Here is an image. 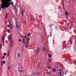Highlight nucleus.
<instances>
[{
    "label": "nucleus",
    "mask_w": 76,
    "mask_h": 76,
    "mask_svg": "<svg viewBox=\"0 0 76 76\" xmlns=\"http://www.w3.org/2000/svg\"><path fill=\"white\" fill-rule=\"evenodd\" d=\"M12 0H1V2L2 4L1 6V7L5 10V8L9 7L10 4V2Z\"/></svg>",
    "instance_id": "f257e3e1"
},
{
    "label": "nucleus",
    "mask_w": 76,
    "mask_h": 76,
    "mask_svg": "<svg viewBox=\"0 0 76 76\" xmlns=\"http://www.w3.org/2000/svg\"><path fill=\"white\" fill-rule=\"evenodd\" d=\"M18 21H16V27H15V28H18V26H19V24H18Z\"/></svg>",
    "instance_id": "f03ea898"
},
{
    "label": "nucleus",
    "mask_w": 76,
    "mask_h": 76,
    "mask_svg": "<svg viewBox=\"0 0 76 76\" xmlns=\"http://www.w3.org/2000/svg\"><path fill=\"white\" fill-rule=\"evenodd\" d=\"M36 53H39V52L40 51V50L39 48H38L37 50H35Z\"/></svg>",
    "instance_id": "7ed1b4c3"
},
{
    "label": "nucleus",
    "mask_w": 76,
    "mask_h": 76,
    "mask_svg": "<svg viewBox=\"0 0 76 76\" xmlns=\"http://www.w3.org/2000/svg\"><path fill=\"white\" fill-rule=\"evenodd\" d=\"M72 41H73V40L72 38H71L69 40V42L71 45L72 44Z\"/></svg>",
    "instance_id": "20e7f679"
},
{
    "label": "nucleus",
    "mask_w": 76,
    "mask_h": 76,
    "mask_svg": "<svg viewBox=\"0 0 76 76\" xmlns=\"http://www.w3.org/2000/svg\"><path fill=\"white\" fill-rule=\"evenodd\" d=\"M1 65L2 66H3V64H5V61H3L1 63Z\"/></svg>",
    "instance_id": "39448f33"
},
{
    "label": "nucleus",
    "mask_w": 76,
    "mask_h": 76,
    "mask_svg": "<svg viewBox=\"0 0 76 76\" xmlns=\"http://www.w3.org/2000/svg\"><path fill=\"white\" fill-rule=\"evenodd\" d=\"M37 63L38 64V66H37V68L38 69L39 67V66H40V64L39 62H38Z\"/></svg>",
    "instance_id": "423d86ee"
},
{
    "label": "nucleus",
    "mask_w": 76,
    "mask_h": 76,
    "mask_svg": "<svg viewBox=\"0 0 76 76\" xmlns=\"http://www.w3.org/2000/svg\"><path fill=\"white\" fill-rule=\"evenodd\" d=\"M26 38H27V37L25 36L23 38V41H26Z\"/></svg>",
    "instance_id": "0eeeda50"
},
{
    "label": "nucleus",
    "mask_w": 76,
    "mask_h": 76,
    "mask_svg": "<svg viewBox=\"0 0 76 76\" xmlns=\"http://www.w3.org/2000/svg\"><path fill=\"white\" fill-rule=\"evenodd\" d=\"M52 71L54 72V73H55L56 72V69H52Z\"/></svg>",
    "instance_id": "6e6552de"
},
{
    "label": "nucleus",
    "mask_w": 76,
    "mask_h": 76,
    "mask_svg": "<svg viewBox=\"0 0 76 76\" xmlns=\"http://www.w3.org/2000/svg\"><path fill=\"white\" fill-rule=\"evenodd\" d=\"M66 41H64V46H63V47H66V45H65V44H66Z\"/></svg>",
    "instance_id": "1a4fd4ad"
},
{
    "label": "nucleus",
    "mask_w": 76,
    "mask_h": 76,
    "mask_svg": "<svg viewBox=\"0 0 76 76\" xmlns=\"http://www.w3.org/2000/svg\"><path fill=\"white\" fill-rule=\"evenodd\" d=\"M14 42V41L13 40H12L10 42V44H13V43Z\"/></svg>",
    "instance_id": "9d476101"
},
{
    "label": "nucleus",
    "mask_w": 76,
    "mask_h": 76,
    "mask_svg": "<svg viewBox=\"0 0 76 76\" xmlns=\"http://www.w3.org/2000/svg\"><path fill=\"white\" fill-rule=\"evenodd\" d=\"M5 39V37H4L2 38V41H4V39Z\"/></svg>",
    "instance_id": "9b49d317"
},
{
    "label": "nucleus",
    "mask_w": 76,
    "mask_h": 76,
    "mask_svg": "<svg viewBox=\"0 0 76 76\" xmlns=\"http://www.w3.org/2000/svg\"><path fill=\"white\" fill-rule=\"evenodd\" d=\"M48 56L49 57V58H51V55L50 54H49L48 55Z\"/></svg>",
    "instance_id": "f8f14e48"
},
{
    "label": "nucleus",
    "mask_w": 76,
    "mask_h": 76,
    "mask_svg": "<svg viewBox=\"0 0 76 76\" xmlns=\"http://www.w3.org/2000/svg\"><path fill=\"white\" fill-rule=\"evenodd\" d=\"M42 50L43 51H45V48H43Z\"/></svg>",
    "instance_id": "ddd939ff"
},
{
    "label": "nucleus",
    "mask_w": 76,
    "mask_h": 76,
    "mask_svg": "<svg viewBox=\"0 0 76 76\" xmlns=\"http://www.w3.org/2000/svg\"><path fill=\"white\" fill-rule=\"evenodd\" d=\"M31 35V34L28 33V34H27V35L28 37H29V36H30Z\"/></svg>",
    "instance_id": "4468645a"
},
{
    "label": "nucleus",
    "mask_w": 76,
    "mask_h": 76,
    "mask_svg": "<svg viewBox=\"0 0 76 76\" xmlns=\"http://www.w3.org/2000/svg\"><path fill=\"white\" fill-rule=\"evenodd\" d=\"M68 14H69L67 12H65V15H67Z\"/></svg>",
    "instance_id": "2eb2a0df"
},
{
    "label": "nucleus",
    "mask_w": 76,
    "mask_h": 76,
    "mask_svg": "<svg viewBox=\"0 0 76 76\" xmlns=\"http://www.w3.org/2000/svg\"><path fill=\"white\" fill-rule=\"evenodd\" d=\"M13 44H10V46L11 47H13Z\"/></svg>",
    "instance_id": "dca6fc26"
},
{
    "label": "nucleus",
    "mask_w": 76,
    "mask_h": 76,
    "mask_svg": "<svg viewBox=\"0 0 76 76\" xmlns=\"http://www.w3.org/2000/svg\"><path fill=\"white\" fill-rule=\"evenodd\" d=\"M9 56V52H8L7 54V57H8Z\"/></svg>",
    "instance_id": "f3484780"
},
{
    "label": "nucleus",
    "mask_w": 76,
    "mask_h": 76,
    "mask_svg": "<svg viewBox=\"0 0 76 76\" xmlns=\"http://www.w3.org/2000/svg\"><path fill=\"white\" fill-rule=\"evenodd\" d=\"M11 4H12V6H13V5H14L13 2L12 1V2H11Z\"/></svg>",
    "instance_id": "a211bd4d"
},
{
    "label": "nucleus",
    "mask_w": 76,
    "mask_h": 76,
    "mask_svg": "<svg viewBox=\"0 0 76 76\" xmlns=\"http://www.w3.org/2000/svg\"><path fill=\"white\" fill-rule=\"evenodd\" d=\"M23 13H24V12H23V11L22 10V14L23 15Z\"/></svg>",
    "instance_id": "6ab92c4d"
},
{
    "label": "nucleus",
    "mask_w": 76,
    "mask_h": 76,
    "mask_svg": "<svg viewBox=\"0 0 76 76\" xmlns=\"http://www.w3.org/2000/svg\"><path fill=\"white\" fill-rule=\"evenodd\" d=\"M59 75H60V76H62L61 75V72H59Z\"/></svg>",
    "instance_id": "aec40b11"
},
{
    "label": "nucleus",
    "mask_w": 76,
    "mask_h": 76,
    "mask_svg": "<svg viewBox=\"0 0 76 76\" xmlns=\"http://www.w3.org/2000/svg\"><path fill=\"white\" fill-rule=\"evenodd\" d=\"M13 28V27H12V25H11V27L10 28V29H12Z\"/></svg>",
    "instance_id": "412c9836"
},
{
    "label": "nucleus",
    "mask_w": 76,
    "mask_h": 76,
    "mask_svg": "<svg viewBox=\"0 0 76 76\" xmlns=\"http://www.w3.org/2000/svg\"><path fill=\"white\" fill-rule=\"evenodd\" d=\"M2 47V45L1 44L0 45V49Z\"/></svg>",
    "instance_id": "4be33fe9"
},
{
    "label": "nucleus",
    "mask_w": 76,
    "mask_h": 76,
    "mask_svg": "<svg viewBox=\"0 0 76 76\" xmlns=\"http://www.w3.org/2000/svg\"><path fill=\"white\" fill-rule=\"evenodd\" d=\"M18 57H19V56H20V54L18 53Z\"/></svg>",
    "instance_id": "5701e85b"
},
{
    "label": "nucleus",
    "mask_w": 76,
    "mask_h": 76,
    "mask_svg": "<svg viewBox=\"0 0 76 76\" xmlns=\"http://www.w3.org/2000/svg\"><path fill=\"white\" fill-rule=\"evenodd\" d=\"M8 69H11V67H10V66H9L8 67Z\"/></svg>",
    "instance_id": "b1692460"
},
{
    "label": "nucleus",
    "mask_w": 76,
    "mask_h": 76,
    "mask_svg": "<svg viewBox=\"0 0 76 76\" xmlns=\"http://www.w3.org/2000/svg\"><path fill=\"white\" fill-rule=\"evenodd\" d=\"M48 69H51V67H48Z\"/></svg>",
    "instance_id": "393cba45"
},
{
    "label": "nucleus",
    "mask_w": 76,
    "mask_h": 76,
    "mask_svg": "<svg viewBox=\"0 0 76 76\" xmlns=\"http://www.w3.org/2000/svg\"><path fill=\"white\" fill-rule=\"evenodd\" d=\"M62 6H63V8L64 9V4H63V5Z\"/></svg>",
    "instance_id": "a878e982"
},
{
    "label": "nucleus",
    "mask_w": 76,
    "mask_h": 76,
    "mask_svg": "<svg viewBox=\"0 0 76 76\" xmlns=\"http://www.w3.org/2000/svg\"><path fill=\"white\" fill-rule=\"evenodd\" d=\"M7 15H9V13H7L6 14V17H7Z\"/></svg>",
    "instance_id": "bb28decb"
},
{
    "label": "nucleus",
    "mask_w": 76,
    "mask_h": 76,
    "mask_svg": "<svg viewBox=\"0 0 76 76\" xmlns=\"http://www.w3.org/2000/svg\"><path fill=\"white\" fill-rule=\"evenodd\" d=\"M10 30L8 29L7 31V32H10Z\"/></svg>",
    "instance_id": "cd10ccee"
},
{
    "label": "nucleus",
    "mask_w": 76,
    "mask_h": 76,
    "mask_svg": "<svg viewBox=\"0 0 76 76\" xmlns=\"http://www.w3.org/2000/svg\"><path fill=\"white\" fill-rule=\"evenodd\" d=\"M28 45H26V46H25V48H27V47H28Z\"/></svg>",
    "instance_id": "c85d7f7f"
},
{
    "label": "nucleus",
    "mask_w": 76,
    "mask_h": 76,
    "mask_svg": "<svg viewBox=\"0 0 76 76\" xmlns=\"http://www.w3.org/2000/svg\"><path fill=\"white\" fill-rule=\"evenodd\" d=\"M6 55H7V54H6V53H5L4 54V56H6Z\"/></svg>",
    "instance_id": "c756f323"
},
{
    "label": "nucleus",
    "mask_w": 76,
    "mask_h": 76,
    "mask_svg": "<svg viewBox=\"0 0 76 76\" xmlns=\"http://www.w3.org/2000/svg\"><path fill=\"white\" fill-rule=\"evenodd\" d=\"M28 43H29V41H27V42H26V44H27Z\"/></svg>",
    "instance_id": "7c9ffc66"
},
{
    "label": "nucleus",
    "mask_w": 76,
    "mask_h": 76,
    "mask_svg": "<svg viewBox=\"0 0 76 76\" xmlns=\"http://www.w3.org/2000/svg\"><path fill=\"white\" fill-rule=\"evenodd\" d=\"M19 42H21V39H19Z\"/></svg>",
    "instance_id": "2f4dec72"
},
{
    "label": "nucleus",
    "mask_w": 76,
    "mask_h": 76,
    "mask_svg": "<svg viewBox=\"0 0 76 76\" xmlns=\"http://www.w3.org/2000/svg\"><path fill=\"white\" fill-rule=\"evenodd\" d=\"M48 61H49V62H51V60H49Z\"/></svg>",
    "instance_id": "473e14b6"
},
{
    "label": "nucleus",
    "mask_w": 76,
    "mask_h": 76,
    "mask_svg": "<svg viewBox=\"0 0 76 76\" xmlns=\"http://www.w3.org/2000/svg\"><path fill=\"white\" fill-rule=\"evenodd\" d=\"M47 74H50V72L47 73Z\"/></svg>",
    "instance_id": "72a5a7b5"
},
{
    "label": "nucleus",
    "mask_w": 76,
    "mask_h": 76,
    "mask_svg": "<svg viewBox=\"0 0 76 76\" xmlns=\"http://www.w3.org/2000/svg\"><path fill=\"white\" fill-rule=\"evenodd\" d=\"M59 71H60V72H61V70L60 69H59Z\"/></svg>",
    "instance_id": "f704fd0d"
},
{
    "label": "nucleus",
    "mask_w": 76,
    "mask_h": 76,
    "mask_svg": "<svg viewBox=\"0 0 76 76\" xmlns=\"http://www.w3.org/2000/svg\"><path fill=\"white\" fill-rule=\"evenodd\" d=\"M10 40H11V39H12V37H10Z\"/></svg>",
    "instance_id": "c9c22d12"
},
{
    "label": "nucleus",
    "mask_w": 76,
    "mask_h": 76,
    "mask_svg": "<svg viewBox=\"0 0 76 76\" xmlns=\"http://www.w3.org/2000/svg\"><path fill=\"white\" fill-rule=\"evenodd\" d=\"M74 64H75V65H76V62H75Z\"/></svg>",
    "instance_id": "e433bc0d"
},
{
    "label": "nucleus",
    "mask_w": 76,
    "mask_h": 76,
    "mask_svg": "<svg viewBox=\"0 0 76 76\" xmlns=\"http://www.w3.org/2000/svg\"><path fill=\"white\" fill-rule=\"evenodd\" d=\"M27 40V41H28L29 40H30V39H28Z\"/></svg>",
    "instance_id": "4c0bfd02"
},
{
    "label": "nucleus",
    "mask_w": 76,
    "mask_h": 76,
    "mask_svg": "<svg viewBox=\"0 0 76 76\" xmlns=\"http://www.w3.org/2000/svg\"><path fill=\"white\" fill-rule=\"evenodd\" d=\"M2 57H3V58H4V57H5V56H3Z\"/></svg>",
    "instance_id": "58836bf2"
},
{
    "label": "nucleus",
    "mask_w": 76,
    "mask_h": 76,
    "mask_svg": "<svg viewBox=\"0 0 76 76\" xmlns=\"http://www.w3.org/2000/svg\"><path fill=\"white\" fill-rule=\"evenodd\" d=\"M65 74V75H67V72H66Z\"/></svg>",
    "instance_id": "ea45409f"
},
{
    "label": "nucleus",
    "mask_w": 76,
    "mask_h": 76,
    "mask_svg": "<svg viewBox=\"0 0 76 76\" xmlns=\"http://www.w3.org/2000/svg\"><path fill=\"white\" fill-rule=\"evenodd\" d=\"M10 26V25H8V27H9Z\"/></svg>",
    "instance_id": "a19ab883"
},
{
    "label": "nucleus",
    "mask_w": 76,
    "mask_h": 76,
    "mask_svg": "<svg viewBox=\"0 0 76 76\" xmlns=\"http://www.w3.org/2000/svg\"><path fill=\"white\" fill-rule=\"evenodd\" d=\"M2 59H3V60H4V58H2Z\"/></svg>",
    "instance_id": "79ce46f5"
},
{
    "label": "nucleus",
    "mask_w": 76,
    "mask_h": 76,
    "mask_svg": "<svg viewBox=\"0 0 76 76\" xmlns=\"http://www.w3.org/2000/svg\"><path fill=\"white\" fill-rule=\"evenodd\" d=\"M10 37H12V35H10Z\"/></svg>",
    "instance_id": "37998d69"
},
{
    "label": "nucleus",
    "mask_w": 76,
    "mask_h": 76,
    "mask_svg": "<svg viewBox=\"0 0 76 76\" xmlns=\"http://www.w3.org/2000/svg\"><path fill=\"white\" fill-rule=\"evenodd\" d=\"M3 44H4V42H3Z\"/></svg>",
    "instance_id": "c03bdc74"
},
{
    "label": "nucleus",
    "mask_w": 76,
    "mask_h": 76,
    "mask_svg": "<svg viewBox=\"0 0 76 76\" xmlns=\"http://www.w3.org/2000/svg\"><path fill=\"white\" fill-rule=\"evenodd\" d=\"M19 72H23V71H19Z\"/></svg>",
    "instance_id": "a18cd8bd"
},
{
    "label": "nucleus",
    "mask_w": 76,
    "mask_h": 76,
    "mask_svg": "<svg viewBox=\"0 0 76 76\" xmlns=\"http://www.w3.org/2000/svg\"><path fill=\"white\" fill-rule=\"evenodd\" d=\"M23 43H24V42H25L23 41Z\"/></svg>",
    "instance_id": "49530a36"
},
{
    "label": "nucleus",
    "mask_w": 76,
    "mask_h": 76,
    "mask_svg": "<svg viewBox=\"0 0 76 76\" xmlns=\"http://www.w3.org/2000/svg\"><path fill=\"white\" fill-rule=\"evenodd\" d=\"M71 23H72V22H71Z\"/></svg>",
    "instance_id": "de8ad7c7"
},
{
    "label": "nucleus",
    "mask_w": 76,
    "mask_h": 76,
    "mask_svg": "<svg viewBox=\"0 0 76 76\" xmlns=\"http://www.w3.org/2000/svg\"><path fill=\"white\" fill-rule=\"evenodd\" d=\"M0 9H1V8H0Z\"/></svg>",
    "instance_id": "09e8293b"
},
{
    "label": "nucleus",
    "mask_w": 76,
    "mask_h": 76,
    "mask_svg": "<svg viewBox=\"0 0 76 76\" xmlns=\"http://www.w3.org/2000/svg\"><path fill=\"white\" fill-rule=\"evenodd\" d=\"M58 76H60V75H58Z\"/></svg>",
    "instance_id": "8fccbe9b"
}]
</instances>
